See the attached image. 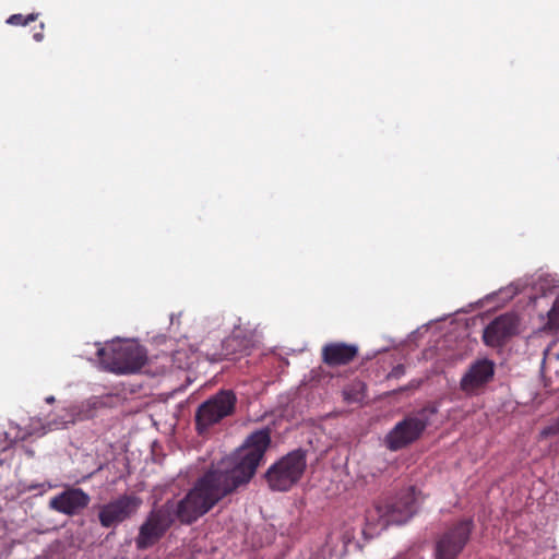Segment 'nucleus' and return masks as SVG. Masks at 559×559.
Listing matches in <instances>:
<instances>
[{"label": "nucleus", "mask_w": 559, "mask_h": 559, "mask_svg": "<svg viewBox=\"0 0 559 559\" xmlns=\"http://www.w3.org/2000/svg\"><path fill=\"white\" fill-rule=\"evenodd\" d=\"M495 376V364L488 358L473 362L462 377L460 385L466 393H473L485 386Z\"/></svg>", "instance_id": "f8f14e48"}, {"label": "nucleus", "mask_w": 559, "mask_h": 559, "mask_svg": "<svg viewBox=\"0 0 559 559\" xmlns=\"http://www.w3.org/2000/svg\"><path fill=\"white\" fill-rule=\"evenodd\" d=\"M518 320L504 313L492 320L484 330L483 341L487 346L499 347L516 333Z\"/></svg>", "instance_id": "9d476101"}, {"label": "nucleus", "mask_w": 559, "mask_h": 559, "mask_svg": "<svg viewBox=\"0 0 559 559\" xmlns=\"http://www.w3.org/2000/svg\"><path fill=\"white\" fill-rule=\"evenodd\" d=\"M46 402L49 403V404L53 403L55 402V396L50 395V396L46 397Z\"/></svg>", "instance_id": "4be33fe9"}, {"label": "nucleus", "mask_w": 559, "mask_h": 559, "mask_svg": "<svg viewBox=\"0 0 559 559\" xmlns=\"http://www.w3.org/2000/svg\"><path fill=\"white\" fill-rule=\"evenodd\" d=\"M402 374H404V366L403 365H399L395 368H393V370L390 373V377L399 378Z\"/></svg>", "instance_id": "aec40b11"}, {"label": "nucleus", "mask_w": 559, "mask_h": 559, "mask_svg": "<svg viewBox=\"0 0 559 559\" xmlns=\"http://www.w3.org/2000/svg\"><path fill=\"white\" fill-rule=\"evenodd\" d=\"M97 356L110 371L120 374L136 372L147 361L145 348L136 343L118 344L110 353L107 348L100 347Z\"/></svg>", "instance_id": "39448f33"}, {"label": "nucleus", "mask_w": 559, "mask_h": 559, "mask_svg": "<svg viewBox=\"0 0 559 559\" xmlns=\"http://www.w3.org/2000/svg\"><path fill=\"white\" fill-rule=\"evenodd\" d=\"M559 433V417L549 426L542 430L543 437L554 436Z\"/></svg>", "instance_id": "6ab92c4d"}, {"label": "nucleus", "mask_w": 559, "mask_h": 559, "mask_svg": "<svg viewBox=\"0 0 559 559\" xmlns=\"http://www.w3.org/2000/svg\"><path fill=\"white\" fill-rule=\"evenodd\" d=\"M91 502V497L82 488H68L49 501V507L68 516L80 514Z\"/></svg>", "instance_id": "1a4fd4ad"}, {"label": "nucleus", "mask_w": 559, "mask_h": 559, "mask_svg": "<svg viewBox=\"0 0 559 559\" xmlns=\"http://www.w3.org/2000/svg\"><path fill=\"white\" fill-rule=\"evenodd\" d=\"M97 401L88 400L81 405L62 408L49 423V430L64 429L76 420H85L94 417Z\"/></svg>", "instance_id": "ddd939ff"}, {"label": "nucleus", "mask_w": 559, "mask_h": 559, "mask_svg": "<svg viewBox=\"0 0 559 559\" xmlns=\"http://www.w3.org/2000/svg\"><path fill=\"white\" fill-rule=\"evenodd\" d=\"M380 503L384 512V521L388 525L404 524L416 513V489L413 486L407 487L394 497L388 498Z\"/></svg>", "instance_id": "6e6552de"}, {"label": "nucleus", "mask_w": 559, "mask_h": 559, "mask_svg": "<svg viewBox=\"0 0 559 559\" xmlns=\"http://www.w3.org/2000/svg\"><path fill=\"white\" fill-rule=\"evenodd\" d=\"M237 396L233 390H219L202 402L194 414L195 430L205 435L212 427L230 417L236 412Z\"/></svg>", "instance_id": "f03ea898"}, {"label": "nucleus", "mask_w": 559, "mask_h": 559, "mask_svg": "<svg viewBox=\"0 0 559 559\" xmlns=\"http://www.w3.org/2000/svg\"><path fill=\"white\" fill-rule=\"evenodd\" d=\"M307 466L306 452L294 450L272 464L264 478L273 491H287L297 484Z\"/></svg>", "instance_id": "20e7f679"}, {"label": "nucleus", "mask_w": 559, "mask_h": 559, "mask_svg": "<svg viewBox=\"0 0 559 559\" xmlns=\"http://www.w3.org/2000/svg\"><path fill=\"white\" fill-rule=\"evenodd\" d=\"M38 17V13H31L26 16L23 14H12L8 20L7 23L14 26H25L29 24L31 22L36 21Z\"/></svg>", "instance_id": "dca6fc26"}, {"label": "nucleus", "mask_w": 559, "mask_h": 559, "mask_svg": "<svg viewBox=\"0 0 559 559\" xmlns=\"http://www.w3.org/2000/svg\"><path fill=\"white\" fill-rule=\"evenodd\" d=\"M142 499L134 493H123L98 507V521L104 528H115L134 516Z\"/></svg>", "instance_id": "423d86ee"}, {"label": "nucleus", "mask_w": 559, "mask_h": 559, "mask_svg": "<svg viewBox=\"0 0 559 559\" xmlns=\"http://www.w3.org/2000/svg\"><path fill=\"white\" fill-rule=\"evenodd\" d=\"M437 412V407L429 404L399 421L385 437L386 448L397 451L418 440Z\"/></svg>", "instance_id": "7ed1b4c3"}, {"label": "nucleus", "mask_w": 559, "mask_h": 559, "mask_svg": "<svg viewBox=\"0 0 559 559\" xmlns=\"http://www.w3.org/2000/svg\"><path fill=\"white\" fill-rule=\"evenodd\" d=\"M270 445L269 429L253 431L239 449L237 462L231 469H211L195 481L181 500H168L151 510L139 527L135 537L136 549L146 550L156 545L176 520L186 525L194 523L224 497L248 484Z\"/></svg>", "instance_id": "f257e3e1"}, {"label": "nucleus", "mask_w": 559, "mask_h": 559, "mask_svg": "<svg viewBox=\"0 0 559 559\" xmlns=\"http://www.w3.org/2000/svg\"><path fill=\"white\" fill-rule=\"evenodd\" d=\"M548 325L550 329L559 330V296L548 312Z\"/></svg>", "instance_id": "f3484780"}, {"label": "nucleus", "mask_w": 559, "mask_h": 559, "mask_svg": "<svg viewBox=\"0 0 559 559\" xmlns=\"http://www.w3.org/2000/svg\"><path fill=\"white\" fill-rule=\"evenodd\" d=\"M44 23H40V31L33 34V38L38 43L44 39Z\"/></svg>", "instance_id": "412c9836"}, {"label": "nucleus", "mask_w": 559, "mask_h": 559, "mask_svg": "<svg viewBox=\"0 0 559 559\" xmlns=\"http://www.w3.org/2000/svg\"><path fill=\"white\" fill-rule=\"evenodd\" d=\"M365 521L367 528L370 531L385 530L389 526L384 521V512L380 502L366 511Z\"/></svg>", "instance_id": "2eb2a0df"}, {"label": "nucleus", "mask_w": 559, "mask_h": 559, "mask_svg": "<svg viewBox=\"0 0 559 559\" xmlns=\"http://www.w3.org/2000/svg\"><path fill=\"white\" fill-rule=\"evenodd\" d=\"M251 346V338L243 335L240 329H235L221 345L219 352H206V358L212 362L222 360H235L238 356L246 355Z\"/></svg>", "instance_id": "9b49d317"}, {"label": "nucleus", "mask_w": 559, "mask_h": 559, "mask_svg": "<svg viewBox=\"0 0 559 559\" xmlns=\"http://www.w3.org/2000/svg\"><path fill=\"white\" fill-rule=\"evenodd\" d=\"M473 530L472 519H462L451 524L436 542V559H456L468 543Z\"/></svg>", "instance_id": "0eeeda50"}, {"label": "nucleus", "mask_w": 559, "mask_h": 559, "mask_svg": "<svg viewBox=\"0 0 559 559\" xmlns=\"http://www.w3.org/2000/svg\"><path fill=\"white\" fill-rule=\"evenodd\" d=\"M559 433V417L549 426L542 430L543 437L554 436Z\"/></svg>", "instance_id": "a211bd4d"}, {"label": "nucleus", "mask_w": 559, "mask_h": 559, "mask_svg": "<svg viewBox=\"0 0 559 559\" xmlns=\"http://www.w3.org/2000/svg\"><path fill=\"white\" fill-rule=\"evenodd\" d=\"M358 355V347L343 342L328 343L322 347V361L329 367L345 366Z\"/></svg>", "instance_id": "4468645a"}]
</instances>
